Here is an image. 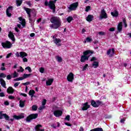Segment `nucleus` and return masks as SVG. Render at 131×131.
<instances>
[{
	"instance_id": "nucleus-1",
	"label": "nucleus",
	"mask_w": 131,
	"mask_h": 131,
	"mask_svg": "<svg viewBox=\"0 0 131 131\" xmlns=\"http://www.w3.org/2000/svg\"><path fill=\"white\" fill-rule=\"evenodd\" d=\"M50 21L51 23H53V24L50 25V27L54 29H58L62 25V22H61L60 17H52L50 19Z\"/></svg>"
},
{
	"instance_id": "nucleus-2",
	"label": "nucleus",
	"mask_w": 131,
	"mask_h": 131,
	"mask_svg": "<svg viewBox=\"0 0 131 131\" xmlns=\"http://www.w3.org/2000/svg\"><path fill=\"white\" fill-rule=\"evenodd\" d=\"M92 54H94V51L92 50H86L83 52V55L81 56L80 62L81 63H84L85 61H88L90 55L88 56V55H92Z\"/></svg>"
},
{
	"instance_id": "nucleus-3",
	"label": "nucleus",
	"mask_w": 131,
	"mask_h": 131,
	"mask_svg": "<svg viewBox=\"0 0 131 131\" xmlns=\"http://www.w3.org/2000/svg\"><path fill=\"white\" fill-rule=\"evenodd\" d=\"M38 117V114H32L29 115L26 118V121L27 122H30L33 119H36Z\"/></svg>"
},
{
	"instance_id": "nucleus-4",
	"label": "nucleus",
	"mask_w": 131,
	"mask_h": 131,
	"mask_svg": "<svg viewBox=\"0 0 131 131\" xmlns=\"http://www.w3.org/2000/svg\"><path fill=\"white\" fill-rule=\"evenodd\" d=\"M24 10L29 15V17L31 16V14H33V16H35V10L26 7H24Z\"/></svg>"
},
{
	"instance_id": "nucleus-5",
	"label": "nucleus",
	"mask_w": 131,
	"mask_h": 131,
	"mask_svg": "<svg viewBox=\"0 0 131 131\" xmlns=\"http://www.w3.org/2000/svg\"><path fill=\"white\" fill-rule=\"evenodd\" d=\"M78 7V2H75L71 4L68 9L70 11H76Z\"/></svg>"
},
{
	"instance_id": "nucleus-6",
	"label": "nucleus",
	"mask_w": 131,
	"mask_h": 131,
	"mask_svg": "<svg viewBox=\"0 0 131 131\" xmlns=\"http://www.w3.org/2000/svg\"><path fill=\"white\" fill-rule=\"evenodd\" d=\"M2 46L4 49H11L13 45L10 41H6L5 42L2 43Z\"/></svg>"
},
{
	"instance_id": "nucleus-7",
	"label": "nucleus",
	"mask_w": 131,
	"mask_h": 131,
	"mask_svg": "<svg viewBox=\"0 0 131 131\" xmlns=\"http://www.w3.org/2000/svg\"><path fill=\"white\" fill-rule=\"evenodd\" d=\"M114 54H115V50L114 48L109 49L106 52L107 56H109L110 58L114 57Z\"/></svg>"
},
{
	"instance_id": "nucleus-8",
	"label": "nucleus",
	"mask_w": 131,
	"mask_h": 131,
	"mask_svg": "<svg viewBox=\"0 0 131 131\" xmlns=\"http://www.w3.org/2000/svg\"><path fill=\"white\" fill-rule=\"evenodd\" d=\"M74 80V74H73L72 72H71L69 74V75L67 76V80L70 82H73Z\"/></svg>"
},
{
	"instance_id": "nucleus-9",
	"label": "nucleus",
	"mask_w": 131,
	"mask_h": 131,
	"mask_svg": "<svg viewBox=\"0 0 131 131\" xmlns=\"http://www.w3.org/2000/svg\"><path fill=\"white\" fill-rule=\"evenodd\" d=\"M53 114L56 117H60V116H62V114H63V112L60 110H56L54 112Z\"/></svg>"
},
{
	"instance_id": "nucleus-10",
	"label": "nucleus",
	"mask_w": 131,
	"mask_h": 131,
	"mask_svg": "<svg viewBox=\"0 0 131 131\" xmlns=\"http://www.w3.org/2000/svg\"><path fill=\"white\" fill-rule=\"evenodd\" d=\"M4 117L6 120H10V117L7 114H3V112H0V119H3Z\"/></svg>"
},
{
	"instance_id": "nucleus-11",
	"label": "nucleus",
	"mask_w": 131,
	"mask_h": 131,
	"mask_svg": "<svg viewBox=\"0 0 131 131\" xmlns=\"http://www.w3.org/2000/svg\"><path fill=\"white\" fill-rule=\"evenodd\" d=\"M89 108H91V105L89 104V102H86L83 104V107H82V110L83 111L88 110Z\"/></svg>"
},
{
	"instance_id": "nucleus-12",
	"label": "nucleus",
	"mask_w": 131,
	"mask_h": 131,
	"mask_svg": "<svg viewBox=\"0 0 131 131\" xmlns=\"http://www.w3.org/2000/svg\"><path fill=\"white\" fill-rule=\"evenodd\" d=\"M13 11V7L9 6L8 8L6 10V14L8 17H11L12 16V14H11V12Z\"/></svg>"
},
{
	"instance_id": "nucleus-13",
	"label": "nucleus",
	"mask_w": 131,
	"mask_h": 131,
	"mask_svg": "<svg viewBox=\"0 0 131 131\" xmlns=\"http://www.w3.org/2000/svg\"><path fill=\"white\" fill-rule=\"evenodd\" d=\"M18 19L22 26H23V27H25V26H26V21L25 20V19L23 18L22 17H19Z\"/></svg>"
},
{
	"instance_id": "nucleus-14",
	"label": "nucleus",
	"mask_w": 131,
	"mask_h": 131,
	"mask_svg": "<svg viewBox=\"0 0 131 131\" xmlns=\"http://www.w3.org/2000/svg\"><path fill=\"white\" fill-rule=\"evenodd\" d=\"M8 37H9V38L11 39L12 41H15V36L14 35V34L13 33V32H12L11 31H10L9 33Z\"/></svg>"
},
{
	"instance_id": "nucleus-15",
	"label": "nucleus",
	"mask_w": 131,
	"mask_h": 131,
	"mask_svg": "<svg viewBox=\"0 0 131 131\" xmlns=\"http://www.w3.org/2000/svg\"><path fill=\"white\" fill-rule=\"evenodd\" d=\"M61 41L62 40H61V39L60 38H55L53 40L54 43H56L58 47H61V45L59 42H61Z\"/></svg>"
},
{
	"instance_id": "nucleus-16",
	"label": "nucleus",
	"mask_w": 131,
	"mask_h": 131,
	"mask_svg": "<svg viewBox=\"0 0 131 131\" xmlns=\"http://www.w3.org/2000/svg\"><path fill=\"white\" fill-rule=\"evenodd\" d=\"M41 127H42V125L38 124L35 126V129L36 131H45V129H40Z\"/></svg>"
},
{
	"instance_id": "nucleus-17",
	"label": "nucleus",
	"mask_w": 131,
	"mask_h": 131,
	"mask_svg": "<svg viewBox=\"0 0 131 131\" xmlns=\"http://www.w3.org/2000/svg\"><path fill=\"white\" fill-rule=\"evenodd\" d=\"M7 92L8 94H14V92H15V90H14V89H13V87L12 86H9L7 90Z\"/></svg>"
},
{
	"instance_id": "nucleus-18",
	"label": "nucleus",
	"mask_w": 131,
	"mask_h": 131,
	"mask_svg": "<svg viewBox=\"0 0 131 131\" xmlns=\"http://www.w3.org/2000/svg\"><path fill=\"white\" fill-rule=\"evenodd\" d=\"M13 118H14V119H16V120H19V119H22V118H24V115H20L19 116L14 115L13 116Z\"/></svg>"
},
{
	"instance_id": "nucleus-19",
	"label": "nucleus",
	"mask_w": 131,
	"mask_h": 131,
	"mask_svg": "<svg viewBox=\"0 0 131 131\" xmlns=\"http://www.w3.org/2000/svg\"><path fill=\"white\" fill-rule=\"evenodd\" d=\"M26 102V100L22 101L21 100L19 101V107L21 108H24L25 106V103Z\"/></svg>"
},
{
	"instance_id": "nucleus-20",
	"label": "nucleus",
	"mask_w": 131,
	"mask_h": 131,
	"mask_svg": "<svg viewBox=\"0 0 131 131\" xmlns=\"http://www.w3.org/2000/svg\"><path fill=\"white\" fill-rule=\"evenodd\" d=\"M91 103L93 107H94V108H98V105H97V101H95L94 100H91Z\"/></svg>"
},
{
	"instance_id": "nucleus-21",
	"label": "nucleus",
	"mask_w": 131,
	"mask_h": 131,
	"mask_svg": "<svg viewBox=\"0 0 131 131\" xmlns=\"http://www.w3.org/2000/svg\"><path fill=\"white\" fill-rule=\"evenodd\" d=\"M0 82L1 84V85L5 89H6L7 87L6 86V81H5V80L4 79H0Z\"/></svg>"
},
{
	"instance_id": "nucleus-22",
	"label": "nucleus",
	"mask_w": 131,
	"mask_h": 131,
	"mask_svg": "<svg viewBox=\"0 0 131 131\" xmlns=\"http://www.w3.org/2000/svg\"><path fill=\"white\" fill-rule=\"evenodd\" d=\"M19 55H20V58H24V57H27L28 54L27 53H26V52H19Z\"/></svg>"
},
{
	"instance_id": "nucleus-23",
	"label": "nucleus",
	"mask_w": 131,
	"mask_h": 131,
	"mask_svg": "<svg viewBox=\"0 0 131 131\" xmlns=\"http://www.w3.org/2000/svg\"><path fill=\"white\" fill-rule=\"evenodd\" d=\"M111 14L113 17H117L118 16V11H117V10H115L113 12H112Z\"/></svg>"
},
{
	"instance_id": "nucleus-24",
	"label": "nucleus",
	"mask_w": 131,
	"mask_h": 131,
	"mask_svg": "<svg viewBox=\"0 0 131 131\" xmlns=\"http://www.w3.org/2000/svg\"><path fill=\"white\" fill-rule=\"evenodd\" d=\"M54 81V79H49L46 81V85H51L53 82Z\"/></svg>"
},
{
	"instance_id": "nucleus-25",
	"label": "nucleus",
	"mask_w": 131,
	"mask_h": 131,
	"mask_svg": "<svg viewBox=\"0 0 131 131\" xmlns=\"http://www.w3.org/2000/svg\"><path fill=\"white\" fill-rule=\"evenodd\" d=\"M118 30L120 32L122 30V22H120L118 25Z\"/></svg>"
},
{
	"instance_id": "nucleus-26",
	"label": "nucleus",
	"mask_w": 131,
	"mask_h": 131,
	"mask_svg": "<svg viewBox=\"0 0 131 131\" xmlns=\"http://www.w3.org/2000/svg\"><path fill=\"white\" fill-rule=\"evenodd\" d=\"M101 16L100 17H107V13H106V11H105L104 9H102L101 10Z\"/></svg>"
},
{
	"instance_id": "nucleus-27",
	"label": "nucleus",
	"mask_w": 131,
	"mask_h": 131,
	"mask_svg": "<svg viewBox=\"0 0 131 131\" xmlns=\"http://www.w3.org/2000/svg\"><path fill=\"white\" fill-rule=\"evenodd\" d=\"M92 66H93V67H94V68H98V67H99V62L94 61L92 63Z\"/></svg>"
},
{
	"instance_id": "nucleus-28",
	"label": "nucleus",
	"mask_w": 131,
	"mask_h": 131,
	"mask_svg": "<svg viewBox=\"0 0 131 131\" xmlns=\"http://www.w3.org/2000/svg\"><path fill=\"white\" fill-rule=\"evenodd\" d=\"M96 103L97 105V107H99V106H104V105H105L104 103H103L102 101L100 100H97Z\"/></svg>"
},
{
	"instance_id": "nucleus-29",
	"label": "nucleus",
	"mask_w": 131,
	"mask_h": 131,
	"mask_svg": "<svg viewBox=\"0 0 131 131\" xmlns=\"http://www.w3.org/2000/svg\"><path fill=\"white\" fill-rule=\"evenodd\" d=\"M34 94H35V91H34V90H31L29 92V96H31V98H32L33 96H34Z\"/></svg>"
},
{
	"instance_id": "nucleus-30",
	"label": "nucleus",
	"mask_w": 131,
	"mask_h": 131,
	"mask_svg": "<svg viewBox=\"0 0 131 131\" xmlns=\"http://www.w3.org/2000/svg\"><path fill=\"white\" fill-rule=\"evenodd\" d=\"M22 3H23V0H16V4L17 7H20V6L22 5Z\"/></svg>"
},
{
	"instance_id": "nucleus-31",
	"label": "nucleus",
	"mask_w": 131,
	"mask_h": 131,
	"mask_svg": "<svg viewBox=\"0 0 131 131\" xmlns=\"http://www.w3.org/2000/svg\"><path fill=\"white\" fill-rule=\"evenodd\" d=\"M55 59L59 62V63H61L62 61L63 60V59H62V57L59 56H55Z\"/></svg>"
},
{
	"instance_id": "nucleus-32",
	"label": "nucleus",
	"mask_w": 131,
	"mask_h": 131,
	"mask_svg": "<svg viewBox=\"0 0 131 131\" xmlns=\"http://www.w3.org/2000/svg\"><path fill=\"white\" fill-rule=\"evenodd\" d=\"M90 131H103V128H102L101 127H97L92 129Z\"/></svg>"
},
{
	"instance_id": "nucleus-33",
	"label": "nucleus",
	"mask_w": 131,
	"mask_h": 131,
	"mask_svg": "<svg viewBox=\"0 0 131 131\" xmlns=\"http://www.w3.org/2000/svg\"><path fill=\"white\" fill-rule=\"evenodd\" d=\"M31 75H32V74H24L23 75L24 76V79H25V78H28V77H30V76H31Z\"/></svg>"
},
{
	"instance_id": "nucleus-34",
	"label": "nucleus",
	"mask_w": 131,
	"mask_h": 131,
	"mask_svg": "<svg viewBox=\"0 0 131 131\" xmlns=\"http://www.w3.org/2000/svg\"><path fill=\"white\" fill-rule=\"evenodd\" d=\"M93 19H94V17H86V20L88 22H92L93 21Z\"/></svg>"
},
{
	"instance_id": "nucleus-35",
	"label": "nucleus",
	"mask_w": 131,
	"mask_h": 131,
	"mask_svg": "<svg viewBox=\"0 0 131 131\" xmlns=\"http://www.w3.org/2000/svg\"><path fill=\"white\" fill-rule=\"evenodd\" d=\"M73 20V17H68L67 18V21L68 22V23H70Z\"/></svg>"
},
{
	"instance_id": "nucleus-36",
	"label": "nucleus",
	"mask_w": 131,
	"mask_h": 131,
	"mask_svg": "<svg viewBox=\"0 0 131 131\" xmlns=\"http://www.w3.org/2000/svg\"><path fill=\"white\" fill-rule=\"evenodd\" d=\"M32 110L33 111H36L37 110V106L36 105H33L32 106Z\"/></svg>"
},
{
	"instance_id": "nucleus-37",
	"label": "nucleus",
	"mask_w": 131,
	"mask_h": 131,
	"mask_svg": "<svg viewBox=\"0 0 131 131\" xmlns=\"http://www.w3.org/2000/svg\"><path fill=\"white\" fill-rule=\"evenodd\" d=\"M86 40L87 41V42H91L92 41H93V39H92V38L88 37L86 38Z\"/></svg>"
},
{
	"instance_id": "nucleus-38",
	"label": "nucleus",
	"mask_w": 131,
	"mask_h": 131,
	"mask_svg": "<svg viewBox=\"0 0 131 131\" xmlns=\"http://www.w3.org/2000/svg\"><path fill=\"white\" fill-rule=\"evenodd\" d=\"M26 70H28L29 72L30 73L32 72V70H31V68L30 67H27L25 68Z\"/></svg>"
},
{
	"instance_id": "nucleus-39",
	"label": "nucleus",
	"mask_w": 131,
	"mask_h": 131,
	"mask_svg": "<svg viewBox=\"0 0 131 131\" xmlns=\"http://www.w3.org/2000/svg\"><path fill=\"white\" fill-rule=\"evenodd\" d=\"M7 77V75L5 74V73H1L0 74V77H3L4 78H5V77Z\"/></svg>"
},
{
	"instance_id": "nucleus-40",
	"label": "nucleus",
	"mask_w": 131,
	"mask_h": 131,
	"mask_svg": "<svg viewBox=\"0 0 131 131\" xmlns=\"http://www.w3.org/2000/svg\"><path fill=\"white\" fill-rule=\"evenodd\" d=\"M89 67V64H86L82 69V71H85V70H86V68Z\"/></svg>"
},
{
	"instance_id": "nucleus-41",
	"label": "nucleus",
	"mask_w": 131,
	"mask_h": 131,
	"mask_svg": "<svg viewBox=\"0 0 131 131\" xmlns=\"http://www.w3.org/2000/svg\"><path fill=\"white\" fill-rule=\"evenodd\" d=\"M39 72L40 73H43L45 72V68L41 67L39 68Z\"/></svg>"
},
{
	"instance_id": "nucleus-42",
	"label": "nucleus",
	"mask_w": 131,
	"mask_h": 131,
	"mask_svg": "<svg viewBox=\"0 0 131 131\" xmlns=\"http://www.w3.org/2000/svg\"><path fill=\"white\" fill-rule=\"evenodd\" d=\"M66 120H67L68 121H70V115H67L65 119Z\"/></svg>"
},
{
	"instance_id": "nucleus-43",
	"label": "nucleus",
	"mask_w": 131,
	"mask_h": 131,
	"mask_svg": "<svg viewBox=\"0 0 131 131\" xmlns=\"http://www.w3.org/2000/svg\"><path fill=\"white\" fill-rule=\"evenodd\" d=\"M47 104V100L46 99H43L42 101V106H45Z\"/></svg>"
},
{
	"instance_id": "nucleus-44",
	"label": "nucleus",
	"mask_w": 131,
	"mask_h": 131,
	"mask_svg": "<svg viewBox=\"0 0 131 131\" xmlns=\"http://www.w3.org/2000/svg\"><path fill=\"white\" fill-rule=\"evenodd\" d=\"M19 69L20 70H17V72H23L24 71V69L23 68H22V67H20Z\"/></svg>"
},
{
	"instance_id": "nucleus-45",
	"label": "nucleus",
	"mask_w": 131,
	"mask_h": 131,
	"mask_svg": "<svg viewBox=\"0 0 131 131\" xmlns=\"http://www.w3.org/2000/svg\"><path fill=\"white\" fill-rule=\"evenodd\" d=\"M90 10H91V6H88L87 7H86V8H85V12H89V11H90Z\"/></svg>"
},
{
	"instance_id": "nucleus-46",
	"label": "nucleus",
	"mask_w": 131,
	"mask_h": 131,
	"mask_svg": "<svg viewBox=\"0 0 131 131\" xmlns=\"http://www.w3.org/2000/svg\"><path fill=\"white\" fill-rule=\"evenodd\" d=\"M8 99H9V100H14V99H15V97H14L12 95H9L8 96Z\"/></svg>"
},
{
	"instance_id": "nucleus-47",
	"label": "nucleus",
	"mask_w": 131,
	"mask_h": 131,
	"mask_svg": "<svg viewBox=\"0 0 131 131\" xmlns=\"http://www.w3.org/2000/svg\"><path fill=\"white\" fill-rule=\"evenodd\" d=\"M91 62H93V61H97V58H96V57H93L91 59Z\"/></svg>"
},
{
	"instance_id": "nucleus-48",
	"label": "nucleus",
	"mask_w": 131,
	"mask_h": 131,
	"mask_svg": "<svg viewBox=\"0 0 131 131\" xmlns=\"http://www.w3.org/2000/svg\"><path fill=\"white\" fill-rule=\"evenodd\" d=\"M98 34H99V35H105V34H106L104 32L101 31V32H98Z\"/></svg>"
},
{
	"instance_id": "nucleus-49",
	"label": "nucleus",
	"mask_w": 131,
	"mask_h": 131,
	"mask_svg": "<svg viewBox=\"0 0 131 131\" xmlns=\"http://www.w3.org/2000/svg\"><path fill=\"white\" fill-rule=\"evenodd\" d=\"M18 77V73H16V72H14L13 73V78H15V77Z\"/></svg>"
},
{
	"instance_id": "nucleus-50",
	"label": "nucleus",
	"mask_w": 131,
	"mask_h": 131,
	"mask_svg": "<svg viewBox=\"0 0 131 131\" xmlns=\"http://www.w3.org/2000/svg\"><path fill=\"white\" fill-rule=\"evenodd\" d=\"M125 119H126V118H123L122 119L120 120L121 123H124V121H125Z\"/></svg>"
},
{
	"instance_id": "nucleus-51",
	"label": "nucleus",
	"mask_w": 131,
	"mask_h": 131,
	"mask_svg": "<svg viewBox=\"0 0 131 131\" xmlns=\"http://www.w3.org/2000/svg\"><path fill=\"white\" fill-rule=\"evenodd\" d=\"M23 62H28V59H27V58L26 57H23Z\"/></svg>"
},
{
	"instance_id": "nucleus-52",
	"label": "nucleus",
	"mask_w": 131,
	"mask_h": 131,
	"mask_svg": "<svg viewBox=\"0 0 131 131\" xmlns=\"http://www.w3.org/2000/svg\"><path fill=\"white\" fill-rule=\"evenodd\" d=\"M4 104L6 106H9V105H10V103H9V101H6L5 102H4Z\"/></svg>"
},
{
	"instance_id": "nucleus-53",
	"label": "nucleus",
	"mask_w": 131,
	"mask_h": 131,
	"mask_svg": "<svg viewBox=\"0 0 131 131\" xmlns=\"http://www.w3.org/2000/svg\"><path fill=\"white\" fill-rule=\"evenodd\" d=\"M11 56H12V53H10L8 54L6 56L7 59H8V58H10V57H11Z\"/></svg>"
},
{
	"instance_id": "nucleus-54",
	"label": "nucleus",
	"mask_w": 131,
	"mask_h": 131,
	"mask_svg": "<svg viewBox=\"0 0 131 131\" xmlns=\"http://www.w3.org/2000/svg\"><path fill=\"white\" fill-rule=\"evenodd\" d=\"M115 30V28H114V27L111 28L109 29V31H111V32H113Z\"/></svg>"
},
{
	"instance_id": "nucleus-55",
	"label": "nucleus",
	"mask_w": 131,
	"mask_h": 131,
	"mask_svg": "<svg viewBox=\"0 0 131 131\" xmlns=\"http://www.w3.org/2000/svg\"><path fill=\"white\" fill-rule=\"evenodd\" d=\"M28 84H30V82L28 81V82H27L26 83H23V85H28Z\"/></svg>"
},
{
	"instance_id": "nucleus-56",
	"label": "nucleus",
	"mask_w": 131,
	"mask_h": 131,
	"mask_svg": "<svg viewBox=\"0 0 131 131\" xmlns=\"http://www.w3.org/2000/svg\"><path fill=\"white\" fill-rule=\"evenodd\" d=\"M12 79V77L11 76V75H8L7 76V79H8L10 80V79Z\"/></svg>"
},
{
	"instance_id": "nucleus-57",
	"label": "nucleus",
	"mask_w": 131,
	"mask_h": 131,
	"mask_svg": "<svg viewBox=\"0 0 131 131\" xmlns=\"http://www.w3.org/2000/svg\"><path fill=\"white\" fill-rule=\"evenodd\" d=\"M19 84H20V82H17L14 84V86H15V88H17Z\"/></svg>"
},
{
	"instance_id": "nucleus-58",
	"label": "nucleus",
	"mask_w": 131,
	"mask_h": 131,
	"mask_svg": "<svg viewBox=\"0 0 131 131\" xmlns=\"http://www.w3.org/2000/svg\"><path fill=\"white\" fill-rule=\"evenodd\" d=\"M64 124H66V125H67L68 126H71L72 125V124H71L68 122H65Z\"/></svg>"
},
{
	"instance_id": "nucleus-59",
	"label": "nucleus",
	"mask_w": 131,
	"mask_h": 131,
	"mask_svg": "<svg viewBox=\"0 0 131 131\" xmlns=\"http://www.w3.org/2000/svg\"><path fill=\"white\" fill-rule=\"evenodd\" d=\"M45 108H46V106H40L38 109L39 110H42L45 109Z\"/></svg>"
},
{
	"instance_id": "nucleus-60",
	"label": "nucleus",
	"mask_w": 131,
	"mask_h": 131,
	"mask_svg": "<svg viewBox=\"0 0 131 131\" xmlns=\"http://www.w3.org/2000/svg\"><path fill=\"white\" fill-rule=\"evenodd\" d=\"M5 93H4L3 92H1L0 93V97H5Z\"/></svg>"
},
{
	"instance_id": "nucleus-61",
	"label": "nucleus",
	"mask_w": 131,
	"mask_h": 131,
	"mask_svg": "<svg viewBox=\"0 0 131 131\" xmlns=\"http://www.w3.org/2000/svg\"><path fill=\"white\" fill-rule=\"evenodd\" d=\"M20 96H23V97H27V94L25 93H20Z\"/></svg>"
},
{
	"instance_id": "nucleus-62",
	"label": "nucleus",
	"mask_w": 131,
	"mask_h": 131,
	"mask_svg": "<svg viewBox=\"0 0 131 131\" xmlns=\"http://www.w3.org/2000/svg\"><path fill=\"white\" fill-rule=\"evenodd\" d=\"M27 5H28V6H29L30 7L31 6V2L30 1L27 2Z\"/></svg>"
},
{
	"instance_id": "nucleus-63",
	"label": "nucleus",
	"mask_w": 131,
	"mask_h": 131,
	"mask_svg": "<svg viewBox=\"0 0 131 131\" xmlns=\"http://www.w3.org/2000/svg\"><path fill=\"white\" fill-rule=\"evenodd\" d=\"M15 55L16 57H17V58H19V57H20V54H19V52H17Z\"/></svg>"
},
{
	"instance_id": "nucleus-64",
	"label": "nucleus",
	"mask_w": 131,
	"mask_h": 131,
	"mask_svg": "<svg viewBox=\"0 0 131 131\" xmlns=\"http://www.w3.org/2000/svg\"><path fill=\"white\" fill-rule=\"evenodd\" d=\"M84 129H83V127H82V126H81L80 127V129H79V131H84Z\"/></svg>"
}]
</instances>
